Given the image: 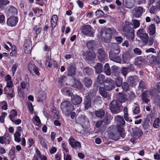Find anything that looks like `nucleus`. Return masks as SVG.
I'll list each match as a JSON object with an SVG mask.
<instances>
[{
    "label": "nucleus",
    "mask_w": 160,
    "mask_h": 160,
    "mask_svg": "<svg viewBox=\"0 0 160 160\" xmlns=\"http://www.w3.org/2000/svg\"><path fill=\"white\" fill-rule=\"evenodd\" d=\"M115 119L118 124L117 126V132L115 134L113 133H112L113 136L112 138L113 139H115V138L118 137L119 135L123 136L124 133V130L123 126L125 123V122L122 117L117 115L115 117Z\"/></svg>",
    "instance_id": "nucleus-1"
},
{
    "label": "nucleus",
    "mask_w": 160,
    "mask_h": 160,
    "mask_svg": "<svg viewBox=\"0 0 160 160\" xmlns=\"http://www.w3.org/2000/svg\"><path fill=\"white\" fill-rule=\"evenodd\" d=\"M106 82L108 84V85L105 86V88L102 87H100L99 88V92L100 94L105 98H109L110 96L108 94L107 92L105 91V89L107 91L112 90L113 88H115L113 81L110 78H108L106 79Z\"/></svg>",
    "instance_id": "nucleus-2"
},
{
    "label": "nucleus",
    "mask_w": 160,
    "mask_h": 160,
    "mask_svg": "<svg viewBox=\"0 0 160 160\" xmlns=\"http://www.w3.org/2000/svg\"><path fill=\"white\" fill-rule=\"evenodd\" d=\"M112 32L110 28H102L101 30V37L105 43H108L110 42L112 37Z\"/></svg>",
    "instance_id": "nucleus-3"
},
{
    "label": "nucleus",
    "mask_w": 160,
    "mask_h": 160,
    "mask_svg": "<svg viewBox=\"0 0 160 160\" xmlns=\"http://www.w3.org/2000/svg\"><path fill=\"white\" fill-rule=\"evenodd\" d=\"M61 108L65 114L68 115L69 112L73 110V106L68 102H62L61 105Z\"/></svg>",
    "instance_id": "nucleus-4"
},
{
    "label": "nucleus",
    "mask_w": 160,
    "mask_h": 160,
    "mask_svg": "<svg viewBox=\"0 0 160 160\" xmlns=\"http://www.w3.org/2000/svg\"><path fill=\"white\" fill-rule=\"evenodd\" d=\"M28 69L30 73L34 76H38L40 74V69L36 67L32 61L31 62L28 64Z\"/></svg>",
    "instance_id": "nucleus-5"
},
{
    "label": "nucleus",
    "mask_w": 160,
    "mask_h": 160,
    "mask_svg": "<svg viewBox=\"0 0 160 160\" xmlns=\"http://www.w3.org/2000/svg\"><path fill=\"white\" fill-rule=\"evenodd\" d=\"M144 12V9L142 7H136L132 10V17L133 18H138L142 16L143 12Z\"/></svg>",
    "instance_id": "nucleus-6"
},
{
    "label": "nucleus",
    "mask_w": 160,
    "mask_h": 160,
    "mask_svg": "<svg viewBox=\"0 0 160 160\" xmlns=\"http://www.w3.org/2000/svg\"><path fill=\"white\" fill-rule=\"evenodd\" d=\"M137 35L138 36L141 38L145 44L148 43V37L144 29L143 28H141L138 30Z\"/></svg>",
    "instance_id": "nucleus-7"
},
{
    "label": "nucleus",
    "mask_w": 160,
    "mask_h": 160,
    "mask_svg": "<svg viewBox=\"0 0 160 160\" xmlns=\"http://www.w3.org/2000/svg\"><path fill=\"white\" fill-rule=\"evenodd\" d=\"M81 30L84 34L89 36H92L94 33L93 28L89 25L82 27L81 28Z\"/></svg>",
    "instance_id": "nucleus-8"
},
{
    "label": "nucleus",
    "mask_w": 160,
    "mask_h": 160,
    "mask_svg": "<svg viewBox=\"0 0 160 160\" xmlns=\"http://www.w3.org/2000/svg\"><path fill=\"white\" fill-rule=\"evenodd\" d=\"M120 106L119 105L117 101L116 100H113L110 104V109L113 113H117L120 111Z\"/></svg>",
    "instance_id": "nucleus-9"
},
{
    "label": "nucleus",
    "mask_w": 160,
    "mask_h": 160,
    "mask_svg": "<svg viewBox=\"0 0 160 160\" xmlns=\"http://www.w3.org/2000/svg\"><path fill=\"white\" fill-rule=\"evenodd\" d=\"M97 54L98 58L101 62H103L105 60L106 57L105 52L103 49H100L98 50Z\"/></svg>",
    "instance_id": "nucleus-10"
},
{
    "label": "nucleus",
    "mask_w": 160,
    "mask_h": 160,
    "mask_svg": "<svg viewBox=\"0 0 160 160\" xmlns=\"http://www.w3.org/2000/svg\"><path fill=\"white\" fill-rule=\"evenodd\" d=\"M18 21V18L17 17H11L7 20V23L9 26L13 27L17 24Z\"/></svg>",
    "instance_id": "nucleus-11"
},
{
    "label": "nucleus",
    "mask_w": 160,
    "mask_h": 160,
    "mask_svg": "<svg viewBox=\"0 0 160 160\" xmlns=\"http://www.w3.org/2000/svg\"><path fill=\"white\" fill-rule=\"evenodd\" d=\"M69 141V143L72 147L76 149L80 148L81 147V144L78 141L74 139L70 138Z\"/></svg>",
    "instance_id": "nucleus-12"
},
{
    "label": "nucleus",
    "mask_w": 160,
    "mask_h": 160,
    "mask_svg": "<svg viewBox=\"0 0 160 160\" xmlns=\"http://www.w3.org/2000/svg\"><path fill=\"white\" fill-rule=\"evenodd\" d=\"M4 90L7 94L8 97L12 98L15 95L13 88H9L7 86L4 88Z\"/></svg>",
    "instance_id": "nucleus-13"
},
{
    "label": "nucleus",
    "mask_w": 160,
    "mask_h": 160,
    "mask_svg": "<svg viewBox=\"0 0 160 160\" xmlns=\"http://www.w3.org/2000/svg\"><path fill=\"white\" fill-rule=\"evenodd\" d=\"M135 0H123V4L126 8H131L134 7Z\"/></svg>",
    "instance_id": "nucleus-14"
},
{
    "label": "nucleus",
    "mask_w": 160,
    "mask_h": 160,
    "mask_svg": "<svg viewBox=\"0 0 160 160\" xmlns=\"http://www.w3.org/2000/svg\"><path fill=\"white\" fill-rule=\"evenodd\" d=\"M71 100L72 103L75 105L80 104L82 101V98L78 96L73 95L71 96Z\"/></svg>",
    "instance_id": "nucleus-15"
},
{
    "label": "nucleus",
    "mask_w": 160,
    "mask_h": 160,
    "mask_svg": "<svg viewBox=\"0 0 160 160\" xmlns=\"http://www.w3.org/2000/svg\"><path fill=\"white\" fill-rule=\"evenodd\" d=\"M10 140V138L8 134H5L3 137H0V143L1 144H9Z\"/></svg>",
    "instance_id": "nucleus-16"
},
{
    "label": "nucleus",
    "mask_w": 160,
    "mask_h": 160,
    "mask_svg": "<svg viewBox=\"0 0 160 160\" xmlns=\"http://www.w3.org/2000/svg\"><path fill=\"white\" fill-rule=\"evenodd\" d=\"M109 57L110 60L115 62L119 63L121 62V60L120 58L118 56L114 54L112 52H110Z\"/></svg>",
    "instance_id": "nucleus-17"
},
{
    "label": "nucleus",
    "mask_w": 160,
    "mask_h": 160,
    "mask_svg": "<svg viewBox=\"0 0 160 160\" xmlns=\"http://www.w3.org/2000/svg\"><path fill=\"white\" fill-rule=\"evenodd\" d=\"M58 20V17L56 15H53L51 19V27L52 28H55L57 25Z\"/></svg>",
    "instance_id": "nucleus-18"
},
{
    "label": "nucleus",
    "mask_w": 160,
    "mask_h": 160,
    "mask_svg": "<svg viewBox=\"0 0 160 160\" xmlns=\"http://www.w3.org/2000/svg\"><path fill=\"white\" fill-rule=\"evenodd\" d=\"M83 82L84 86L88 88L91 86L92 83V81L90 78H86L83 79Z\"/></svg>",
    "instance_id": "nucleus-19"
},
{
    "label": "nucleus",
    "mask_w": 160,
    "mask_h": 160,
    "mask_svg": "<svg viewBox=\"0 0 160 160\" xmlns=\"http://www.w3.org/2000/svg\"><path fill=\"white\" fill-rule=\"evenodd\" d=\"M149 33L150 35H153L155 32V26L153 24H151L149 27Z\"/></svg>",
    "instance_id": "nucleus-20"
},
{
    "label": "nucleus",
    "mask_w": 160,
    "mask_h": 160,
    "mask_svg": "<svg viewBox=\"0 0 160 160\" xmlns=\"http://www.w3.org/2000/svg\"><path fill=\"white\" fill-rule=\"evenodd\" d=\"M91 100L90 98H89L88 97L86 98L84 101L85 108V109H88L91 107Z\"/></svg>",
    "instance_id": "nucleus-21"
},
{
    "label": "nucleus",
    "mask_w": 160,
    "mask_h": 160,
    "mask_svg": "<svg viewBox=\"0 0 160 160\" xmlns=\"http://www.w3.org/2000/svg\"><path fill=\"white\" fill-rule=\"evenodd\" d=\"M95 113L97 117L102 118L104 116L105 112L103 110L100 109L99 110L95 111Z\"/></svg>",
    "instance_id": "nucleus-22"
},
{
    "label": "nucleus",
    "mask_w": 160,
    "mask_h": 160,
    "mask_svg": "<svg viewBox=\"0 0 160 160\" xmlns=\"http://www.w3.org/2000/svg\"><path fill=\"white\" fill-rule=\"evenodd\" d=\"M96 72L98 73H100L102 71V64L98 63L95 67Z\"/></svg>",
    "instance_id": "nucleus-23"
},
{
    "label": "nucleus",
    "mask_w": 160,
    "mask_h": 160,
    "mask_svg": "<svg viewBox=\"0 0 160 160\" xmlns=\"http://www.w3.org/2000/svg\"><path fill=\"white\" fill-rule=\"evenodd\" d=\"M68 69V74L69 76H72L75 74V68L74 66L71 65Z\"/></svg>",
    "instance_id": "nucleus-24"
},
{
    "label": "nucleus",
    "mask_w": 160,
    "mask_h": 160,
    "mask_svg": "<svg viewBox=\"0 0 160 160\" xmlns=\"http://www.w3.org/2000/svg\"><path fill=\"white\" fill-rule=\"evenodd\" d=\"M132 135L136 138H138L142 134V132L139 129L136 130L134 132H133Z\"/></svg>",
    "instance_id": "nucleus-25"
},
{
    "label": "nucleus",
    "mask_w": 160,
    "mask_h": 160,
    "mask_svg": "<svg viewBox=\"0 0 160 160\" xmlns=\"http://www.w3.org/2000/svg\"><path fill=\"white\" fill-rule=\"evenodd\" d=\"M114 48L113 51H111L110 52H112L114 54H118L120 52V48L118 45L117 44H114Z\"/></svg>",
    "instance_id": "nucleus-26"
},
{
    "label": "nucleus",
    "mask_w": 160,
    "mask_h": 160,
    "mask_svg": "<svg viewBox=\"0 0 160 160\" xmlns=\"http://www.w3.org/2000/svg\"><path fill=\"white\" fill-rule=\"evenodd\" d=\"M10 113L9 117L11 120L13 121L14 117L17 115V112L15 109H12Z\"/></svg>",
    "instance_id": "nucleus-27"
},
{
    "label": "nucleus",
    "mask_w": 160,
    "mask_h": 160,
    "mask_svg": "<svg viewBox=\"0 0 160 160\" xmlns=\"http://www.w3.org/2000/svg\"><path fill=\"white\" fill-rule=\"evenodd\" d=\"M104 72L108 75H110L111 74V72L110 69L109 65L108 64L106 63L105 65Z\"/></svg>",
    "instance_id": "nucleus-28"
},
{
    "label": "nucleus",
    "mask_w": 160,
    "mask_h": 160,
    "mask_svg": "<svg viewBox=\"0 0 160 160\" xmlns=\"http://www.w3.org/2000/svg\"><path fill=\"white\" fill-rule=\"evenodd\" d=\"M65 93H66L69 96H72V94L71 93V89L69 88H62V90Z\"/></svg>",
    "instance_id": "nucleus-29"
},
{
    "label": "nucleus",
    "mask_w": 160,
    "mask_h": 160,
    "mask_svg": "<svg viewBox=\"0 0 160 160\" xmlns=\"http://www.w3.org/2000/svg\"><path fill=\"white\" fill-rule=\"evenodd\" d=\"M51 60V57L49 56H48L46 58L45 65L46 66H47L49 68H51L52 66V65L50 64Z\"/></svg>",
    "instance_id": "nucleus-30"
},
{
    "label": "nucleus",
    "mask_w": 160,
    "mask_h": 160,
    "mask_svg": "<svg viewBox=\"0 0 160 160\" xmlns=\"http://www.w3.org/2000/svg\"><path fill=\"white\" fill-rule=\"evenodd\" d=\"M104 79V76L102 74H100L98 75L97 77V81L99 83L101 84L103 83Z\"/></svg>",
    "instance_id": "nucleus-31"
},
{
    "label": "nucleus",
    "mask_w": 160,
    "mask_h": 160,
    "mask_svg": "<svg viewBox=\"0 0 160 160\" xmlns=\"http://www.w3.org/2000/svg\"><path fill=\"white\" fill-rule=\"evenodd\" d=\"M132 22L134 26V28L136 29L138 28L140 26V22L138 20L132 19Z\"/></svg>",
    "instance_id": "nucleus-32"
},
{
    "label": "nucleus",
    "mask_w": 160,
    "mask_h": 160,
    "mask_svg": "<svg viewBox=\"0 0 160 160\" xmlns=\"http://www.w3.org/2000/svg\"><path fill=\"white\" fill-rule=\"evenodd\" d=\"M134 34L133 32H128L127 35L126 37L129 40H132L134 38Z\"/></svg>",
    "instance_id": "nucleus-33"
},
{
    "label": "nucleus",
    "mask_w": 160,
    "mask_h": 160,
    "mask_svg": "<svg viewBox=\"0 0 160 160\" xmlns=\"http://www.w3.org/2000/svg\"><path fill=\"white\" fill-rule=\"evenodd\" d=\"M21 135V134H19L18 133H14V140L15 141L18 142H20L21 141V138L20 137Z\"/></svg>",
    "instance_id": "nucleus-34"
},
{
    "label": "nucleus",
    "mask_w": 160,
    "mask_h": 160,
    "mask_svg": "<svg viewBox=\"0 0 160 160\" xmlns=\"http://www.w3.org/2000/svg\"><path fill=\"white\" fill-rule=\"evenodd\" d=\"M148 92H145L142 94V100L146 103H147L149 101V100L147 98V93Z\"/></svg>",
    "instance_id": "nucleus-35"
},
{
    "label": "nucleus",
    "mask_w": 160,
    "mask_h": 160,
    "mask_svg": "<svg viewBox=\"0 0 160 160\" xmlns=\"http://www.w3.org/2000/svg\"><path fill=\"white\" fill-rule=\"evenodd\" d=\"M96 16L97 18H101L102 17L104 13V12L101 10H98L95 12Z\"/></svg>",
    "instance_id": "nucleus-36"
},
{
    "label": "nucleus",
    "mask_w": 160,
    "mask_h": 160,
    "mask_svg": "<svg viewBox=\"0 0 160 160\" xmlns=\"http://www.w3.org/2000/svg\"><path fill=\"white\" fill-rule=\"evenodd\" d=\"M87 45L89 49H92L94 46V42L93 40H91L87 42Z\"/></svg>",
    "instance_id": "nucleus-37"
},
{
    "label": "nucleus",
    "mask_w": 160,
    "mask_h": 160,
    "mask_svg": "<svg viewBox=\"0 0 160 160\" xmlns=\"http://www.w3.org/2000/svg\"><path fill=\"white\" fill-rule=\"evenodd\" d=\"M83 72L88 75H89L92 73L93 71L91 68L88 67H86L84 68Z\"/></svg>",
    "instance_id": "nucleus-38"
},
{
    "label": "nucleus",
    "mask_w": 160,
    "mask_h": 160,
    "mask_svg": "<svg viewBox=\"0 0 160 160\" xmlns=\"http://www.w3.org/2000/svg\"><path fill=\"white\" fill-rule=\"evenodd\" d=\"M116 85L118 87H120L122 83V79L120 77L117 78L116 80Z\"/></svg>",
    "instance_id": "nucleus-39"
},
{
    "label": "nucleus",
    "mask_w": 160,
    "mask_h": 160,
    "mask_svg": "<svg viewBox=\"0 0 160 160\" xmlns=\"http://www.w3.org/2000/svg\"><path fill=\"white\" fill-rule=\"evenodd\" d=\"M40 143L45 148H47V146L46 141L43 138L41 137L40 138Z\"/></svg>",
    "instance_id": "nucleus-40"
},
{
    "label": "nucleus",
    "mask_w": 160,
    "mask_h": 160,
    "mask_svg": "<svg viewBox=\"0 0 160 160\" xmlns=\"http://www.w3.org/2000/svg\"><path fill=\"white\" fill-rule=\"evenodd\" d=\"M159 121L160 120L158 118H157L155 119L153 123V127L155 128H157L159 127Z\"/></svg>",
    "instance_id": "nucleus-41"
},
{
    "label": "nucleus",
    "mask_w": 160,
    "mask_h": 160,
    "mask_svg": "<svg viewBox=\"0 0 160 160\" xmlns=\"http://www.w3.org/2000/svg\"><path fill=\"white\" fill-rule=\"evenodd\" d=\"M9 2V1L7 0H0V8L8 4Z\"/></svg>",
    "instance_id": "nucleus-42"
},
{
    "label": "nucleus",
    "mask_w": 160,
    "mask_h": 160,
    "mask_svg": "<svg viewBox=\"0 0 160 160\" xmlns=\"http://www.w3.org/2000/svg\"><path fill=\"white\" fill-rule=\"evenodd\" d=\"M74 87L78 89H81L82 88V85L78 81H75Z\"/></svg>",
    "instance_id": "nucleus-43"
},
{
    "label": "nucleus",
    "mask_w": 160,
    "mask_h": 160,
    "mask_svg": "<svg viewBox=\"0 0 160 160\" xmlns=\"http://www.w3.org/2000/svg\"><path fill=\"white\" fill-rule=\"evenodd\" d=\"M145 86L143 82L141 81L139 83V88L140 90L142 91L145 88Z\"/></svg>",
    "instance_id": "nucleus-44"
},
{
    "label": "nucleus",
    "mask_w": 160,
    "mask_h": 160,
    "mask_svg": "<svg viewBox=\"0 0 160 160\" xmlns=\"http://www.w3.org/2000/svg\"><path fill=\"white\" fill-rule=\"evenodd\" d=\"M128 69L126 67H123L121 69V72L124 76H126L128 72Z\"/></svg>",
    "instance_id": "nucleus-45"
},
{
    "label": "nucleus",
    "mask_w": 160,
    "mask_h": 160,
    "mask_svg": "<svg viewBox=\"0 0 160 160\" xmlns=\"http://www.w3.org/2000/svg\"><path fill=\"white\" fill-rule=\"evenodd\" d=\"M122 88L124 90L127 91L129 88V86L126 82H124L122 85Z\"/></svg>",
    "instance_id": "nucleus-46"
},
{
    "label": "nucleus",
    "mask_w": 160,
    "mask_h": 160,
    "mask_svg": "<svg viewBox=\"0 0 160 160\" xmlns=\"http://www.w3.org/2000/svg\"><path fill=\"white\" fill-rule=\"evenodd\" d=\"M142 62V61L141 58H138L135 60V64L138 66L141 65Z\"/></svg>",
    "instance_id": "nucleus-47"
},
{
    "label": "nucleus",
    "mask_w": 160,
    "mask_h": 160,
    "mask_svg": "<svg viewBox=\"0 0 160 160\" xmlns=\"http://www.w3.org/2000/svg\"><path fill=\"white\" fill-rule=\"evenodd\" d=\"M2 106V109L4 110H6L8 108V105L7 102L5 101H3L1 104Z\"/></svg>",
    "instance_id": "nucleus-48"
},
{
    "label": "nucleus",
    "mask_w": 160,
    "mask_h": 160,
    "mask_svg": "<svg viewBox=\"0 0 160 160\" xmlns=\"http://www.w3.org/2000/svg\"><path fill=\"white\" fill-rule=\"evenodd\" d=\"M127 99L124 96H121L118 98V101L121 103L125 102Z\"/></svg>",
    "instance_id": "nucleus-49"
},
{
    "label": "nucleus",
    "mask_w": 160,
    "mask_h": 160,
    "mask_svg": "<svg viewBox=\"0 0 160 160\" xmlns=\"http://www.w3.org/2000/svg\"><path fill=\"white\" fill-rule=\"evenodd\" d=\"M46 98V95L45 94H43L42 96H40L38 99V101L39 102H41L43 100L45 99Z\"/></svg>",
    "instance_id": "nucleus-50"
},
{
    "label": "nucleus",
    "mask_w": 160,
    "mask_h": 160,
    "mask_svg": "<svg viewBox=\"0 0 160 160\" xmlns=\"http://www.w3.org/2000/svg\"><path fill=\"white\" fill-rule=\"evenodd\" d=\"M140 112L139 107L138 106H136L135 108L133 110V112L135 114H137Z\"/></svg>",
    "instance_id": "nucleus-51"
},
{
    "label": "nucleus",
    "mask_w": 160,
    "mask_h": 160,
    "mask_svg": "<svg viewBox=\"0 0 160 160\" xmlns=\"http://www.w3.org/2000/svg\"><path fill=\"white\" fill-rule=\"evenodd\" d=\"M134 52L135 53L138 55H140L141 53V51L140 49L138 48H135L134 50Z\"/></svg>",
    "instance_id": "nucleus-52"
},
{
    "label": "nucleus",
    "mask_w": 160,
    "mask_h": 160,
    "mask_svg": "<svg viewBox=\"0 0 160 160\" xmlns=\"http://www.w3.org/2000/svg\"><path fill=\"white\" fill-rule=\"evenodd\" d=\"M17 66H18V65L17 64H14L13 65L12 67V72L13 75H14V73L16 72Z\"/></svg>",
    "instance_id": "nucleus-53"
},
{
    "label": "nucleus",
    "mask_w": 160,
    "mask_h": 160,
    "mask_svg": "<svg viewBox=\"0 0 160 160\" xmlns=\"http://www.w3.org/2000/svg\"><path fill=\"white\" fill-rule=\"evenodd\" d=\"M115 39L118 43H120L122 42V38L120 36L116 37Z\"/></svg>",
    "instance_id": "nucleus-54"
},
{
    "label": "nucleus",
    "mask_w": 160,
    "mask_h": 160,
    "mask_svg": "<svg viewBox=\"0 0 160 160\" xmlns=\"http://www.w3.org/2000/svg\"><path fill=\"white\" fill-rule=\"evenodd\" d=\"M129 55L127 54H122V57L123 58V61H127L128 59Z\"/></svg>",
    "instance_id": "nucleus-55"
},
{
    "label": "nucleus",
    "mask_w": 160,
    "mask_h": 160,
    "mask_svg": "<svg viewBox=\"0 0 160 160\" xmlns=\"http://www.w3.org/2000/svg\"><path fill=\"white\" fill-rule=\"evenodd\" d=\"M135 97V94L132 92H131L129 94V98L130 100H132Z\"/></svg>",
    "instance_id": "nucleus-56"
},
{
    "label": "nucleus",
    "mask_w": 160,
    "mask_h": 160,
    "mask_svg": "<svg viewBox=\"0 0 160 160\" xmlns=\"http://www.w3.org/2000/svg\"><path fill=\"white\" fill-rule=\"evenodd\" d=\"M102 121H97L96 124V127L97 128H99L100 127L102 124Z\"/></svg>",
    "instance_id": "nucleus-57"
},
{
    "label": "nucleus",
    "mask_w": 160,
    "mask_h": 160,
    "mask_svg": "<svg viewBox=\"0 0 160 160\" xmlns=\"http://www.w3.org/2000/svg\"><path fill=\"white\" fill-rule=\"evenodd\" d=\"M13 85L12 82L11 81H8L7 82L6 86L9 88H11Z\"/></svg>",
    "instance_id": "nucleus-58"
},
{
    "label": "nucleus",
    "mask_w": 160,
    "mask_h": 160,
    "mask_svg": "<svg viewBox=\"0 0 160 160\" xmlns=\"http://www.w3.org/2000/svg\"><path fill=\"white\" fill-rule=\"evenodd\" d=\"M22 131V129L21 127H18L17 128V131L15 132V133H16L21 134V132Z\"/></svg>",
    "instance_id": "nucleus-59"
},
{
    "label": "nucleus",
    "mask_w": 160,
    "mask_h": 160,
    "mask_svg": "<svg viewBox=\"0 0 160 160\" xmlns=\"http://www.w3.org/2000/svg\"><path fill=\"white\" fill-rule=\"evenodd\" d=\"M12 122H14V123L16 125H18L20 124L21 122V120L20 119H18L16 120H15V118H14V120H11Z\"/></svg>",
    "instance_id": "nucleus-60"
},
{
    "label": "nucleus",
    "mask_w": 160,
    "mask_h": 160,
    "mask_svg": "<svg viewBox=\"0 0 160 160\" xmlns=\"http://www.w3.org/2000/svg\"><path fill=\"white\" fill-rule=\"evenodd\" d=\"M35 29H36V34H38L41 31V28L39 27H35Z\"/></svg>",
    "instance_id": "nucleus-61"
},
{
    "label": "nucleus",
    "mask_w": 160,
    "mask_h": 160,
    "mask_svg": "<svg viewBox=\"0 0 160 160\" xmlns=\"http://www.w3.org/2000/svg\"><path fill=\"white\" fill-rule=\"evenodd\" d=\"M56 134V133L54 132H52L51 133V139L53 141L54 138L55 137Z\"/></svg>",
    "instance_id": "nucleus-62"
},
{
    "label": "nucleus",
    "mask_w": 160,
    "mask_h": 160,
    "mask_svg": "<svg viewBox=\"0 0 160 160\" xmlns=\"http://www.w3.org/2000/svg\"><path fill=\"white\" fill-rule=\"evenodd\" d=\"M57 151V149L55 147L52 148L50 150V152L51 154H53L55 153Z\"/></svg>",
    "instance_id": "nucleus-63"
},
{
    "label": "nucleus",
    "mask_w": 160,
    "mask_h": 160,
    "mask_svg": "<svg viewBox=\"0 0 160 160\" xmlns=\"http://www.w3.org/2000/svg\"><path fill=\"white\" fill-rule=\"evenodd\" d=\"M146 52H152L153 53L155 52V50H154V49L152 48H151L148 49L146 50Z\"/></svg>",
    "instance_id": "nucleus-64"
}]
</instances>
